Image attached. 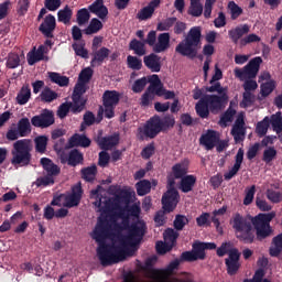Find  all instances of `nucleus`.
<instances>
[{
  "instance_id": "423d86ee",
  "label": "nucleus",
  "mask_w": 282,
  "mask_h": 282,
  "mask_svg": "<svg viewBox=\"0 0 282 282\" xmlns=\"http://www.w3.org/2000/svg\"><path fill=\"white\" fill-rule=\"evenodd\" d=\"M230 246V242H223V245H220L218 249H216V254H218V257H224L226 254L229 256L227 259H225V268H227V274L229 276H235L236 274H238L241 268V252L238 248L229 249Z\"/></svg>"
},
{
  "instance_id": "e433bc0d",
  "label": "nucleus",
  "mask_w": 282,
  "mask_h": 282,
  "mask_svg": "<svg viewBox=\"0 0 282 282\" xmlns=\"http://www.w3.org/2000/svg\"><path fill=\"white\" fill-rule=\"evenodd\" d=\"M101 188H102V187H101L100 185H98L96 189H93V191L90 192V197H91V198H94V197L97 198V200L95 202V205H96L97 207H99L100 210H104V212L110 210V209H111V203H110V200H107V202H106L105 208L101 207L102 200H101V197H100V194H99V192H100Z\"/></svg>"
},
{
  "instance_id": "7c9ffc66",
  "label": "nucleus",
  "mask_w": 282,
  "mask_h": 282,
  "mask_svg": "<svg viewBox=\"0 0 282 282\" xmlns=\"http://www.w3.org/2000/svg\"><path fill=\"white\" fill-rule=\"evenodd\" d=\"M68 144H69V148H74V147L88 148V147H90L91 141L85 134L75 133L69 139Z\"/></svg>"
},
{
  "instance_id": "aec40b11",
  "label": "nucleus",
  "mask_w": 282,
  "mask_h": 282,
  "mask_svg": "<svg viewBox=\"0 0 282 282\" xmlns=\"http://www.w3.org/2000/svg\"><path fill=\"white\" fill-rule=\"evenodd\" d=\"M243 158H245V150L242 148L238 149V153H236V163H234V166L229 172L225 173V181H230L232 177H235L238 172L241 169V165L243 163Z\"/></svg>"
},
{
  "instance_id": "a18cd8bd",
  "label": "nucleus",
  "mask_w": 282,
  "mask_h": 282,
  "mask_svg": "<svg viewBox=\"0 0 282 282\" xmlns=\"http://www.w3.org/2000/svg\"><path fill=\"white\" fill-rule=\"evenodd\" d=\"M130 50L131 51H134V53L138 55V56H143L147 54V50H145V43L144 42H141V41H138V40H132L130 42V45H129Z\"/></svg>"
},
{
  "instance_id": "4d7b16f0",
  "label": "nucleus",
  "mask_w": 282,
  "mask_h": 282,
  "mask_svg": "<svg viewBox=\"0 0 282 282\" xmlns=\"http://www.w3.org/2000/svg\"><path fill=\"white\" fill-rule=\"evenodd\" d=\"M172 171L176 180H180V178L182 180L187 174V167L183 163H176L172 167Z\"/></svg>"
},
{
  "instance_id": "58836bf2",
  "label": "nucleus",
  "mask_w": 282,
  "mask_h": 282,
  "mask_svg": "<svg viewBox=\"0 0 282 282\" xmlns=\"http://www.w3.org/2000/svg\"><path fill=\"white\" fill-rule=\"evenodd\" d=\"M96 52L93 54L94 58L91 59V66H95V63L102 64L106 58L110 55V50L107 47H101L100 50H95Z\"/></svg>"
},
{
  "instance_id": "13d9d810",
  "label": "nucleus",
  "mask_w": 282,
  "mask_h": 282,
  "mask_svg": "<svg viewBox=\"0 0 282 282\" xmlns=\"http://www.w3.org/2000/svg\"><path fill=\"white\" fill-rule=\"evenodd\" d=\"M227 9H229L231 20L234 21L243 13V10L235 1L229 2V4H227Z\"/></svg>"
},
{
  "instance_id": "b1692460",
  "label": "nucleus",
  "mask_w": 282,
  "mask_h": 282,
  "mask_svg": "<svg viewBox=\"0 0 282 282\" xmlns=\"http://www.w3.org/2000/svg\"><path fill=\"white\" fill-rule=\"evenodd\" d=\"M41 165L46 172V176L55 178V176H58L61 174V167L48 158H42Z\"/></svg>"
},
{
  "instance_id": "473e14b6",
  "label": "nucleus",
  "mask_w": 282,
  "mask_h": 282,
  "mask_svg": "<svg viewBox=\"0 0 282 282\" xmlns=\"http://www.w3.org/2000/svg\"><path fill=\"white\" fill-rule=\"evenodd\" d=\"M197 183V177L195 175H185V177L181 178V192L189 193L193 191L195 184Z\"/></svg>"
},
{
  "instance_id": "a878e982",
  "label": "nucleus",
  "mask_w": 282,
  "mask_h": 282,
  "mask_svg": "<svg viewBox=\"0 0 282 282\" xmlns=\"http://www.w3.org/2000/svg\"><path fill=\"white\" fill-rule=\"evenodd\" d=\"M144 65L153 73L161 72L162 64H161V57L154 53L145 56L143 58Z\"/></svg>"
},
{
  "instance_id": "69168bd1",
  "label": "nucleus",
  "mask_w": 282,
  "mask_h": 282,
  "mask_svg": "<svg viewBox=\"0 0 282 282\" xmlns=\"http://www.w3.org/2000/svg\"><path fill=\"white\" fill-rule=\"evenodd\" d=\"M189 223L188 218L185 215H176L174 220V228L177 231H181L184 229V227Z\"/></svg>"
},
{
  "instance_id": "393cba45",
  "label": "nucleus",
  "mask_w": 282,
  "mask_h": 282,
  "mask_svg": "<svg viewBox=\"0 0 282 282\" xmlns=\"http://www.w3.org/2000/svg\"><path fill=\"white\" fill-rule=\"evenodd\" d=\"M250 32L248 24L237 26L236 29L229 30V39L234 44H240V41Z\"/></svg>"
},
{
  "instance_id": "c85d7f7f",
  "label": "nucleus",
  "mask_w": 282,
  "mask_h": 282,
  "mask_svg": "<svg viewBox=\"0 0 282 282\" xmlns=\"http://www.w3.org/2000/svg\"><path fill=\"white\" fill-rule=\"evenodd\" d=\"M119 141H120V137H119V134L116 133L113 135L99 138L97 142L102 150L107 151V150H111L113 147L118 145Z\"/></svg>"
},
{
  "instance_id": "a211bd4d",
  "label": "nucleus",
  "mask_w": 282,
  "mask_h": 282,
  "mask_svg": "<svg viewBox=\"0 0 282 282\" xmlns=\"http://www.w3.org/2000/svg\"><path fill=\"white\" fill-rule=\"evenodd\" d=\"M82 196H83V188H82V184L79 183V184L73 186L72 194L66 196V198H65L66 203L64 206H66L68 208L78 206L80 203Z\"/></svg>"
},
{
  "instance_id": "7ed1b4c3",
  "label": "nucleus",
  "mask_w": 282,
  "mask_h": 282,
  "mask_svg": "<svg viewBox=\"0 0 282 282\" xmlns=\"http://www.w3.org/2000/svg\"><path fill=\"white\" fill-rule=\"evenodd\" d=\"M123 239L124 238L121 236L120 245H106L98 248L99 261L104 268L119 263V261H124L129 251V243L123 245Z\"/></svg>"
},
{
  "instance_id": "e2e57ef3",
  "label": "nucleus",
  "mask_w": 282,
  "mask_h": 282,
  "mask_svg": "<svg viewBox=\"0 0 282 282\" xmlns=\"http://www.w3.org/2000/svg\"><path fill=\"white\" fill-rule=\"evenodd\" d=\"M265 196L273 204H279L282 202V193L281 192H276L274 189H267Z\"/></svg>"
},
{
  "instance_id": "680f3d73",
  "label": "nucleus",
  "mask_w": 282,
  "mask_h": 282,
  "mask_svg": "<svg viewBox=\"0 0 282 282\" xmlns=\"http://www.w3.org/2000/svg\"><path fill=\"white\" fill-rule=\"evenodd\" d=\"M21 59L18 54L11 53L8 56L6 66L10 69H14L20 66Z\"/></svg>"
},
{
  "instance_id": "39448f33",
  "label": "nucleus",
  "mask_w": 282,
  "mask_h": 282,
  "mask_svg": "<svg viewBox=\"0 0 282 282\" xmlns=\"http://www.w3.org/2000/svg\"><path fill=\"white\" fill-rule=\"evenodd\" d=\"M33 144L29 139L18 140L13 143L11 150V163L17 167H24L30 165L32 161Z\"/></svg>"
},
{
  "instance_id": "bb28decb",
  "label": "nucleus",
  "mask_w": 282,
  "mask_h": 282,
  "mask_svg": "<svg viewBox=\"0 0 282 282\" xmlns=\"http://www.w3.org/2000/svg\"><path fill=\"white\" fill-rule=\"evenodd\" d=\"M171 46V35L170 33H162L158 37V43L153 47L154 53H163L167 51Z\"/></svg>"
},
{
  "instance_id": "338daca9",
  "label": "nucleus",
  "mask_w": 282,
  "mask_h": 282,
  "mask_svg": "<svg viewBox=\"0 0 282 282\" xmlns=\"http://www.w3.org/2000/svg\"><path fill=\"white\" fill-rule=\"evenodd\" d=\"M127 62H128L129 68H131L133 70H140L142 68V66H143L142 65V61L139 59L135 56L129 55L128 58H127Z\"/></svg>"
},
{
  "instance_id": "dca6fc26",
  "label": "nucleus",
  "mask_w": 282,
  "mask_h": 282,
  "mask_svg": "<svg viewBox=\"0 0 282 282\" xmlns=\"http://www.w3.org/2000/svg\"><path fill=\"white\" fill-rule=\"evenodd\" d=\"M48 50L44 45L39 46L37 50L34 47L33 51L30 52L26 56L29 65L33 66L41 61L48 62L50 58L47 56H44V54H46Z\"/></svg>"
},
{
  "instance_id": "6ab92c4d",
  "label": "nucleus",
  "mask_w": 282,
  "mask_h": 282,
  "mask_svg": "<svg viewBox=\"0 0 282 282\" xmlns=\"http://www.w3.org/2000/svg\"><path fill=\"white\" fill-rule=\"evenodd\" d=\"M61 162L63 164L67 163L72 167H76L84 164V154L79 150L74 149L68 153L66 158H62Z\"/></svg>"
},
{
  "instance_id": "864d4df0",
  "label": "nucleus",
  "mask_w": 282,
  "mask_h": 282,
  "mask_svg": "<svg viewBox=\"0 0 282 282\" xmlns=\"http://www.w3.org/2000/svg\"><path fill=\"white\" fill-rule=\"evenodd\" d=\"M47 137L45 135H40L37 138H35L34 142H35V150L36 152L43 154L46 151V147H47Z\"/></svg>"
},
{
  "instance_id": "de8ad7c7",
  "label": "nucleus",
  "mask_w": 282,
  "mask_h": 282,
  "mask_svg": "<svg viewBox=\"0 0 282 282\" xmlns=\"http://www.w3.org/2000/svg\"><path fill=\"white\" fill-rule=\"evenodd\" d=\"M48 77L52 83L57 84L61 87H67L69 84V78L66 76H62L58 73H48Z\"/></svg>"
},
{
  "instance_id": "9b49d317",
  "label": "nucleus",
  "mask_w": 282,
  "mask_h": 282,
  "mask_svg": "<svg viewBox=\"0 0 282 282\" xmlns=\"http://www.w3.org/2000/svg\"><path fill=\"white\" fill-rule=\"evenodd\" d=\"M139 132L150 139L156 138L161 132H163L161 127V117L155 115L150 118L143 128H139Z\"/></svg>"
},
{
  "instance_id": "bf43d9fd",
  "label": "nucleus",
  "mask_w": 282,
  "mask_h": 282,
  "mask_svg": "<svg viewBox=\"0 0 282 282\" xmlns=\"http://www.w3.org/2000/svg\"><path fill=\"white\" fill-rule=\"evenodd\" d=\"M55 184V178L50 177L48 175L37 177V180L33 183L36 187H47Z\"/></svg>"
},
{
  "instance_id": "2f4dec72",
  "label": "nucleus",
  "mask_w": 282,
  "mask_h": 282,
  "mask_svg": "<svg viewBox=\"0 0 282 282\" xmlns=\"http://www.w3.org/2000/svg\"><path fill=\"white\" fill-rule=\"evenodd\" d=\"M281 253H282V232L272 238L271 247L269 248V254L271 257H279Z\"/></svg>"
},
{
  "instance_id": "4c0bfd02",
  "label": "nucleus",
  "mask_w": 282,
  "mask_h": 282,
  "mask_svg": "<svg viewBox=\"0 0 282 282\" xmlns=\"http://www.w3.org/2000/svg\"><path fill=\"white\" fill-rule=\"evenodd\" d=\"M204 12V7L200 3V0H189V10H187V14L199 18Z\"/></svg>"
},
{
  "instance_id": "f8f14e48",
  "label": "nucleus",
  "mask_w": 282,
  "mask_h": 282,
  "mask_svg": "<svg viewBox=\"0 0 282 282\" xmlns=\"http://www.w3.org/2000/svg\"><path fill=\"white\" fill-rule=\"evenodd\" d=\"M180 202V193L176 188H169L162 197L163 209L166 213H172Z\"/></svg>"
},
{
  "instance_id": "c756f323",
  "label": "nucleus",
  "mask_w": 282,
  "mask_h": 282,
  "mask_svg": "<svg viewBox=\"0 0 282 282\" xmlns=\"http://www.w3.org/2000/svg\"><path fill=\"white\" fill-rule=\"evenodd\" d=\"M89 11L96 14L99 19L105 20L109 14L107 7L104 4V0H96L90 7Z\"/></svg>"
},
{
  "instance_id": "603ef678",
  "label": "nucleus",
  "mask_w": 282,
  "mask_h": 282,
  "mask_svg": "<svg viewBox=\"0 0 282 282\" xmlns=\"http://www.w3.org/2000/svg\"><path fill=\"white\" fill-rule=\"evenodd\" d=\"M104 24L98 19H93L89 26L85 30L86 35H93L102 30Z\"/></svg>"
},
{
  "instance_id": "cd10ccee",
  "label": "nucleus",
  "mask_w": 282,
  "mask_h": 282,
  "mask_svg": "<svg viewBox=\"0 0 282 282\" xmlns=\"http://www.w3.org/2000/svg\"><path fill=\"white\" fill-rule=\"evenodd\" d=\"M120 101V94L116 90H106L102 96L104 107H117Z\"/></svg>"
},
{
  "instance_id": "f3484780",
  "label": "nucleus",
  "mask_w": 282,
  "mask_h": 282,
  "mask_svg": "<svg viewBox=\"0 0 282 282\" xmlns=\"http://www.w3.org/2000/svg\"><path fill=\"white\" fill-rule=\"evenodd\" d=\"M246 122L242 117H238L236 119V123H234V127L231 128V135H234V141L236 143H240L245 140L246 138Z\"/></svg>"
},
{
  "instance_id": "79ce46f5",
  "label": "nucleus",
  "mask_w": 282,
  "mask_h": 282,
  "mask_svg": "<svg viewBox=\"0 0 282 282\" xmlns=\"http://www.w3.org/2000/svg\"><path fill=\"white\" fill-rule=\"evenodd\" d=\"M82 178L85 180L88 183H93L96 180L97 175V166L91 165L88 167H84L82 171Z\"/></svg>"
},
{
  "instance_id": "0eeeda50",
  "label": "nucleus",
  "mask_w": 282,
  "mask_h": 282,
  "mask_svg": "<svg viewBox=\"0 0 282 282\" xmlns=\"http://www.w3.org/2000/svg\"><path fill=\"white\" fill-rule=\"evenodd\" d=\"M261 64H262V58L254 57V58L250 59L249 64H247V66H245L243 68L234 69V75L236 76V78H238L242 82L246 79L256 78L259 73Z\"/></svg>"
},
{
  "instance_id": "37998d69",
  "label": "nucleus",
  "mask_w": 282,
  "mask_h": 282,
  "mask_svg": "<svg viewBox=\"0 0 282 282\" xmlns=\"http://www.w3.org/2000/svg\"><path fill=\"white\" fill-rule=\"evenodd\" d=\"M72 18H73V10L68 6L59 10L57 13L58 22L64 23L65 25L70 23Z\"/></svg>"
},
{
  "instance_id": "6e6552de",
  "label": "nucleus",
  "mask_w": 282,
  "mask_h": 282,
  "mask_svg": "<svg viewBox=\"0 0 282 282\" xmlns=\"http://www.w3.org/2000/svg\"><path fill=\"white\" fill-rule=\"evenodd\" d=\"M117 200L119 203H124L126 206L121 207L120 205L116 204V209H120L126 215L134 218H139L141 214V207L139 204L134 203L129 205L131 202V193L128 191H122L119 195H117Z\"/></svg>"
},
{
  "instance_id": "4be33fe9",
  "label": "nucleus",
  "mask_w": 282,
  "mask_h": 282,
  "mask_svg": "<svg viewBox=\"0 0 282 282\" xmlns=\"http://www.w3.org/2000/svg\"><path fill=\"white\" fill-rule=\"evenodd\" d=\"M243 158H245V150L242 148L238 149V153H236V163H234V166L229 172L225 173V181H230L232 177H235L238 172L241 169V165L243 163Z\"/></svg>"
},
{
  "instance_id": "5fc2aeb1",
  "label": "nucleus",
  "mask_w": 282,
  "mask_h": 282,
  "mask_svg": "<svg viewBox=\"0 0 282 282\" xmlns=\"http://www.w3.org/2000/svg\"><path fill=\"white\" fill-rule=\"evenodd\" d=\"M278 155V151L274 147H269L262 153V161L268 164L271 163Z\"/></svg>"
},
{
  "instance_id": "c9c22d12",
  "label": "nucleus",
  "mask_w": 282,
  "mask_h": 282,
  "mask_svg": "<svg viewBox=\"0 0 282 282\" xmlns=\"http://www.w3.org/2000/svg\"><path fill=\"white\" fill-rule=\"evenodd\" d=\"M72 102H69L70 105V112L74 115H78L82 111L85 110L86 108V104H87V99L85 98H76V97H72Z\"/></svg>"
},
{
  "instance_id": "2eb2a0df",
  "label": "nucleus",
  "mask_w": 282,
  "mask_h": 282,
  "mask_svg": "<svg viewBox=\"0 0 282 282\" xmlns=\"http://www.w3.org/2000/svg\"><path fill=\"white\" fill-rule=\"evenodd\" d=\"M56 29V19L54 15L48 14L45 17L44 21L39 28V31L46 37V39H53L54 37V31Z\"/></svg>"
},
{
  "instance_id": "8fccbe9b",
  "label": "nucleus",
  "mask_w": 282,
  "mask_h": 282,
  "mask_svg": "<svg viewBox=\"0 0 282 282\" xmlns=\"http://www.w3.org/2000/svg\"><path fill=\"white\" fill-rule=\"evenodd\" d=\"M137 193L139 196H144L151 192V182L148 180H142L137 183Z\"/></svg>"
},
{
  "instance_id": "5701e85b",
  "label": "nucleus",
  "mask_w": 282,
  "mask_h": 282,
  "mask_svg": "<svg viewBox=\"0 0 282 282\" xmlns=\"http://www.w3.org/2000/svg\"><path fill=\"white\" fill-rule=\"evenodd\" d=\"M200 144L205 147V150H213L219 142L217 132L214 130H207V133L200 135Z\"/></svg>"
},
{
  "instance_id": "ddd939ff",
  "label": "nucleus",
  "mask_w": 282,
  "mask_h": 282,
  "mask_svg": "<svg viewBox=\"0 0 282 282\" xmlns=\"http://www.w3.org/2000/svg\"><path fill=\"white\" fill-rule=\"evenodd\" d=\"M55 122L54 113L51 110H43V112L39 116H34L31 119V123L36 128H48Z\"/></svg>"
},
{
  "instance_id": "3c124183",
  "label": "nucleus",
  "mask_w": 282,
  "mask_h": 282,
  "mask_svg": "<svg viewBox=\"0 0 282 282\" xmlns=\"http://www.w3.org/2000/svg\"><path fill=\"white\" fill-rule=\"evenodd\" d=\"M31 98V89L29 86H23L17 96V101L19 105H25Z\"/></svg>"
},
{
  "instance_id": "774afa93",
  "label": "nucleus",
  "mask_w": 282,
  "mask_h": 282,
  "mask_svg": "<svg viewBox=\"0 0 282 282\" xmlns=\"http://www.w3.org/2000/svg\"><path fill=\"white\" fill-rule=\"evenodd\" d=\"M147 85H148V78L143 77V78L138 79V80L134 82V84L132 86V90L135 94H140L144 90Z\"/></svg>"
},
{
  "instance_id": "ea45409f",
  "label": "nucleus",
  "mask_w": 282,
  "mask_h": 282,
  "mask_svg": "<svg viewBox=\"0 0 282 282\" xmlns=\"http://www.w3.org/2000/svg\"><path fill=\"white\" fill-rule=\"evenodd\" d=\"M237 111L232 107L227 108V111L220 116V120L218 121V124L223 128H226L229 122L234 121V118L236 116Z\"/></svg>"
},
{
  "instance_id": "a19ab883",
  "label": "nucleus",
  "mask_w": 282,
  "mask_h": 282,
  "mask_svg": "<svg viewBox=\"0 0 282 282\" xmlns=\"http://www.w3.org/2000/svg\"><path fill=\"white\" fill-rule=\"evenodd\" d=\"M17 130L21 138L28 137L32 131L30 120L28 118L19 120Z\"/></svg>"
},
{
  "instance_id": "09e8293b",
  "label": "nucleus",
  "mask_w": 282,
  "mask_h": 282,
  "mask_svg": "<svg viewBox=\"0 0 282 282\" xmlns=\"http://www.w3.org/2000/svg\"><path fill=\"white\" fill-rule=\"evenodd\" d=\"M40 97L41 101L51 104L52 101L58 98V94L52 90L51 88L45 87L44 90L41 93Z\"/></svg>"
},
{
  "instance_id": "f03ea898",
  "label": "nucleus",
  "mask_w": 282,
  "mask_h": 282,
  "mask_svg": "<svg viewBox=\"0 0 282 282\" xmlns=\"http://www.w3.org/2000/svg\"><path fill=\"white\" fill-rule=\"evenodd\" d=\"M215 242L194 241L191 251H183L181 258L173 260L165 269L161 271L163 276H172L175 270H178L181 263H194V261H204L206 259V250H215Z\"/></svg>"
},
{
  "instance_id": "9d476101",
  "label": "nucleus",
  "mask_w": 282,
  "mask_h": 282,
  "mask_svg": "<svg viewBox=\"0 0 282 282\" xmlns=\"http://www.w3.org/2000/svg\"><path fill=\"white\" fill-rule=\"evenodd\" d=\"M111 226L107 218H99L91 237L99 243V247L106 246V240L111 236Z\"/></svg>"
},
{
  "instance_id": "c03bdc74",
  "label": "nucleus",
  "mask_w": 282,
  "mask_h": 282,
  "mask_svg": "<svg viewBox=\"0 0 282 282\" xmlns=\"http://www.w3.org/2000/svg\"><path fill=\"white\" fill-rule=\"evenodd\" d=\"M270 118L264 117L260 122H257L256 133L258 137H264L270 128Z\"/></svg>"
},
{
  "instance_id": "49530a36",
  "label": "nucleus",
  "mask_w": 282,
  "mask_h": 282,
  "mask_svg": "<svg viewBox=\"0 0 282 282\" xmlns=\"http://www.w3.org/2000/svg\"><path fill=\"white\" fill-rule=\"evenodd\" d=\"M270 123L272 126L273 131L280 134L282 132V112H276L270 117Z\"/></svg>"
},
{
  "instance_id": "f257e3e1",
  "label": "nucleus",
  "mask_w": 282,
  "mask_h": 282,
  "mask_svg": "<svg viewBox=\"0 0 282 282\" xmlns=\"http://www.w3.org/2000/svg\"><path fill=\"white\" fill-rule=\"evenodd\" d=\"M274 217V212L269 214H258L254 217L249 216V219L245 218L239 213H236V215H234L232 227L236 229V232H240L236 237L245 243H252L254 238L262 241L273 234L270 223Z\"/></svg>"
},
{
  "instance_id": "412c9836",
  "label": "nucleus",
  "mask_w": 282,
  "mask_h": 282,
  "mask_svg": "<svg viewBox=\"0 0 282 282\" xmlns=\"http://www.w3.org/2000/svg\"><path fill=\"white\" fill-rule=\"evenodd\" d=\"M243 158H245V150L242 148L238 149V153H236V163H234V166L229 172L225 173V181H230L232 177H235L238 172L241 169V165L243 163Z\"/></svg>"
},
{
  "instance_id": "4468645a",
  "label": "nucleus",
  "mask_w": 282,
  "mask_h": 282,
  "mask_svg": "<svg viewBox=\"0 0 282 282\" xmlns=\"http://www.w3.org/2000/svg\"><path fill=\"white\" fill-rule=\"evenodd\" d=\"M207 104L209 105V110L212 111H219L226 107L228 104V94H220L218 95H207L205 96Z\"/></svg>"
},
{
  "instance_id": "f704fd0d",
  "label": "nucleus",
  "mask_w": 282,
  "mask_h": 282,
  "mask_svg": "<svg viewBox=\"0 0 282 282\" xmlns=\"http://www.w3.org/2000/svg\"><path fill=\"white\" fill-rule=\"evenodd\" d=\"M209 108L210 106L208 105V101L206 100V97L200 98V100H198V104H196V115H198V117L206 119L209 117Z\"/></svg>"
},
{
  "instance_id": "6e6d98bb",
  "label": "nucleus",
  "mask_w": 282,
  "mask_h": 282,
  "mask_svg": "<svg viewBox=\"0 0 282 282\" xmlns=\"http://www.w3.org/2000/svg\"><path fill=\"white\" fill-rule=\"evenodd\" d=\"M175 117L173 115H166L161 118L162 132L173 128L175 126Z\"/></svg>"
},
{
  "instance_id": "052dcab7",
  "label": "nucleus",
  "mask_w": 282,
  "mask_h": 282,
  "mask_svg": "<svg viewBox=\"0 0 282 282\" xmlns=\"http://www.w3.org/2000/svg\"><path fill=\"white\" fill-rule=\"evenodd\" d=\"M76 18L78 25L82 26L88 23V21L90 20V13L87 9L84 8L77 12Z\"/></svg>"
},
{
  "instance_id": "20e7f679",
  "label": "nucleus",
  "mask_w": 282,
  "mask_h": 282,
  "mask_svg": "<svg viewBox=\"0 0 282 282\" xmlns=\"http://www.w3.org/2000/svg\"><path fill=\"white\" fill-rule=\"evenodd\" d=\"M202 47V28L194 26L189 29L187 32V36L185 40L181 41L178 45H176V53L181 54V56L188 57L194 59L197 57L198 51Z\"/></svg>"
},
{
  "instance_id": "72a5a7b5",
  "label": "nucleus",
  "mask_w": 282,
  "mask_h": 282,
  "mask_svg": "<svg viewBox=\"0 0 282 282\" xmlns=\"http://www.w3.org/2000/svg\"><path fill=\"white\" fill-rule=\"evenodd\" d=\"M118 212L115 213V216L118 217V218H121L122 221H121V225L116 223L115 224V229L116 230H123V229H130L131 225H130V216H128L126 213H123L122 210L120 209H117Z\"/></svg>"
},
{
  "instance_id": "0e129e2a",
  "label": "nucleus",
  "mask_w": 282,
  "mask_h": 282,
  "mask_svg": "<svg viewBox=\"0 0 282 282\" xmlns=\"http://www.w3.org/2000/svg\"><path fill=\"white\" fill-rule=\"evenodd\" d=\"M154 13V9L152 7H145L143 8L138 14H137V19L140 21H147L149 19L152 18Z\"/></svg>"
},
{
  "instance_id": "1a4fd4ad",
  "label": "nucleus",
  "mask_w": 282,
  "mask_h": 282,
  "mask_svg": "<svg viewBox=\"0 0 282 282\" xmlns=\"http://www.w3.org/2000/svg\"><path fill=\"white\" fill-rule=\"evenodd\" d=\"M147 226L144 223H133L129 229V236L123 237V245L128 243L131 247L138 246L145 235Z\"/></svg>"
}]
</instances>
